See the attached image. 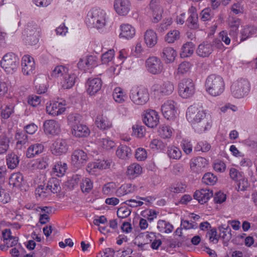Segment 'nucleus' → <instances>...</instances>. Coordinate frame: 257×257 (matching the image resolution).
Returning a JSON list of instances; mask_svg holds the SVG:
<instances>
[{
  "label": "nucleus",
  "mask_w": 257,
  "mask_h": 257,
  "mask_svg": "<svg viewBox=\"0 0 257 257\" xmlns=\"http://www.w3.org/2000/svg\"><path fill=\"white\" fill-rule=\"evenodd\" d=\"M9 139L5 134L0 136V155L5 153L9 148Z\"/></svg>",
  "instance_id": "obj_46"
},
{
  "label": "nucleus",
  "mask_w": 257,
  "mask_h": 257,
  "mask_svg": "<svg viewBox=\"0 0 257 257\" xmlns=\"http://www.w3.org/2000/svg\"><path fill=\"white\" fill-rule=\"evenodd\" d=\"M142 172V167L137 163H133L128 166L126 174L130 179H134L141 174Z\"/></svg>",
  "instance_id": "obj_33"
},
{
  "label": "nucleus",
  "mask_w": 257,
  "mask_h": 257,
  "mask_svg": "<svg viewBox=\"0 0 257 257\" xmlns=\"http://www.w3.org/2000/svg\"><path fill=\"white\" fill-rule=\"evenodd\" d=\"M47 189L50 190L53 193H57L61 190L59 180L56 178H50L46 186Z\"/></svg>",
  "instance_id": "obj_38"
},
{
  "label": "nucleus",
  "mask_w": 257,
  "mask_h": 257,
  "mask_svg": "<svg viewBox=\"0 0 257 257\" xmlns=\"http://www.w3.org/2000/svg\"><path fill=\"white\" fill-rule=\"evenodd\" d=\"M97 142L99 146L107 150L112 149L115 145V143L108 138H99L97 139Z\"/></svg>",
  "instance_id": "obj_42"
},
{
  "label": "nucleus",
  "mask_w": 257,
  "mask_h": 257,
  "mask_svg": "<svg viewBox=\"0 0 257 257\" xmlns=\"http://www.w3.org/2000/svg\"><path fill=\"white\" fill-rule=\"evenodd\" d=\"M12 105H5L1 107V116L3 118L8 119L14 112Z\"/></svg>",
  "instance_id": "obj_53"
},
{
  "label": "nucleus",
  "mask_w": 257,
  "mask_h": 257,
  "mask_svg": "<svg viewBox=\"0 0 257 257\" xmlns=\"http://www.w3.org/2000/svg\"><path fill=\"white\" fill-rule=\"evenodd\" d=\"M190 16L188 18L187 22L190 25L191 28H198V15L196 9L194 7H191L188 10Z\"/></svg>",
  "instance_id": "obj_29"
},
{
  "label": "nucleus",
  "mask_w": 257,
  "mask_h": 257,
  "mask_svg": "<svg viewBox=\"0 0 257 257\" xmlns=\"http://www.w3.org/2000/svg\"><path fill=\"white\" fill-rule=\"evenodd\" d=\"M190 68V64L189 62H183L178 67L177 73L179 75H183L189 71Z\"/></svg>",
  "instance_id": "obj_58"
},
{
  "label": "nucleus",
  "mask_w": 257,
  "mask_h": 257,
  "mask_svg": "<svg viewBox=\"0 0 257 257\" xmlns=\"http://www.w3.org/2000/svg\"><path fill=\"white\" fill-rule=\"evenodd\" d=\"M133 134L138 137L142 138L144 136L145 133V127L144 126L135 124L133 126Z\"/></svg>",
  "instance_id": "obj_55"
},
{
  "label": "nucleus",
  "mask_w": 257,
  "mask_h": 257,
  "mask_svg": "<svg viewBox=\"0 0 257 257\" xmlns=\"http://www.w3.org/2000/svg\"><path fill=\"white\" fill-rule=\"evenodd\" d=\"M82 116L79 114H71L68 116L69 124L71 126L72 130L74 126L79 125L80 123Z\"/></svg>",
  "instance_id": "obj_47"
},
{
  "label": "nucleus",
  "mask_w": 257,
  "mask_h": 257,
  "mask_svg": "<svg viewBox=\"0 0 257 257\" xmlns=\"http://www.w3.org/2000/svg\"><path fill=\"white\" fill-rule=\"evenodd\" d=\"M176 104L173 100H168L162 105V112L166 118L171 119L175 117L177 113Z\"/></svg>",
  "instance_id": "obj_12"
},
{
  "label": "nucleus",
  "mask_w": 257,
  "mask_h": 257,
  "mask_svg": "<svg viewBox=\"0 0 257 257\" xmlns=\"http://www.w3.org/2000/svg\"><path fill=\"white\" fill-rule=\"evenodd\" d=\"M19 163V157L14 153H9L6 156V164L9 169L13 170L16 168Z\"/></svg>",
  "instance_id": "obj_31"
},
{
  "label": "nucleus",
  "mask_w": 257,
  "mask_h": 257,
  "mask_svg": "<svg viewBox=\"0 0 257 257\" xmlns=\"http://www.w3.org/2000/svg\"><path fill=\"white\" fill-rule=\"evenodd\" d=\"M119 37L120 38L129 40L133 38L136 34V29L131 25L128 24H122L120 26Z\"/></svg>",
  "instance_id": "obj_24"
},
{
  "label": "nucleus",
  "mask_w": 257,
  "mask_h": 257,
  "mask_svg": "<svg viewBox=\"0 0 257 257\" xmlns=\"http://www.w3.org/2000/svg\"><path fill=\"white\" fill-rule=\"evenodd\" d=\"M68 72V69L67 68L64 66L60 65L55 68L52 72L51 75L55 77H63Z\"/></svg>",
  "instance_id": "obj_50"
},
{
  "label": "nucleus",
  "mask_w": 257,
  "mask_h": 257,
  "mask_svg": "<svg viewBox=\"0 0 257 257\" xmlns=\"http://www.w3.org/2000/svg\"><path fill=\"white\" fill-rule=\"evenodd\" d=\"M173 226L169 222L163 220H159L158 221L157 228L159 231L169 233L173 229Z\"/></svg>",
  "instance_id": "obj_41"
},
{
  "label": "nucleus",
  "mask_w": 257,
  "mask_h": 257,
  "mask_svg": "<svg viewBox=\"0 0 257 257\" xmlns=\"http://www.w3.org/2000/svg\"><path fill=\"white\" fill-rule=\"evenodd\" d=\"M147 70L153 74L161 73L163 70V64L161 60L156 57H150L146 61Z\"/></svg>",
  "instance_id": "obj_11"
},
{
  "label": "nucleus",
  "mask_w": 257,
  "mask_h": 257,
  "mask_svg": "<svg viewBox=\"0 0 257 257\" xmlns=\"http://www.w3.org/2000/svg\"><path fill=\"white\" fill-rule=\"evenodd\" d=\"M129 97L135 104L143 105L149 100V93L148 89L145 87L135 86L131 89Z\"/></svg>",
  "instance_id": "obj_3"
},
{
  "label": "nucleus",
  "mask_w": 257,
  "mask_h": 257,
  "mask_svg": "<svg viewBox=\"0 0 257 257\" xmlns=\"http://www.w3.org/2000/svg\"><path fill=\"white\" fill-rule=\"evenodd\" d=\"M22 72L24 75H29L35 70V64L33 58L29 55H25L22 60Z\"/></svg>",
  "instance_id": "obj_18"
},
{
  "label": "nucleus",
  "mask_w": 257,
  "mask_h": 257,
  "mask_svg": "<svg viewBox=\"0 0 257 257\" xmlns=\"http://www.w3.org/2000/svg\"><path fill=\"white\" fill-rule=\"evenodd\" d=\"M110 166V162L109 160H98L95 162L88 164L86 171L90 174H95L98 171L106 169Z\"/></svg>",
  "instance_id": "obj_14"
},
{
  "label": "nucleus",
  "mask_w": 257,
  "mask_h": 257,
  "mask_svg": "<svg viewBox=\"0 0 257 257\" xmlns=\"http://www.w3.org/2000/svg\"><path fill=\"white\" fill-rule=\"evenodd\" d=\"M144 40L148 47H153L157 43V34L152 30H148L144 34Z\"/></svg>",
  "instance_id": "obj_28"
},
{
  "label": "nucleus",
  "mask_w": 257,
  "mask_h": 257,
  "mask_svg": "<svg viewBox=\"0 0 257 257\" xmlns=\"http://www.w3.org/2000/svg\"><path fill=\"white\" fill-rule=\"evenodd\" d=\"M44 150V146L41 144H35L31 145L28 149L26 156L28 158H32L36 155L41 153Z\"/></svg>",
  "instance_id": "obj_32"
},
{
  "label": "nucleus",
  "mask_w": 257,
  "mask_h": 257,
  "mask_svg": "<svg viewBox=\"0 0 257 257\" xmlns=\"http://www.w3.org/2000/svg\"><path fill=\"white\" fill-rule=\"evenodd\" d=\"M159 116L157 111L152 109L147 110L143 115V120L144 123L149 127L154 128L159 122Z\"/></svg>",
  "instance_id": "obj_15"
},
{
  "label": "nucleus",
  "mask_w": 257,
  "mask_h": 257,
  "mask_svg": "<svg viewBox=\"0 0 257 257\" xmlns=\"http://www.w3.org/2000/svg\"><path fill=\"white\" fill-rule=\"evenodd\" d=\"M231 92L235 98H240L247 95L250 91V84L245 79H240L233 82Z\"/></svg>",
  "instance_id": "obj_5"
},
{
  "label": "nucleus",
  "mask_w": 257,
  "mask_h": 257,
  "mask_svg": "<svg viewBox=\"0 0 257 257\" xmlns=\"http://www.w3.org/2000/svg\"><path fill=\"white\" fill-rule=\"evenodd\" d=\"M180 38V32L178 30L171 31L166 35L165 41L168 43H172Z\"/></svg>",
  "instance_id": "obj_52"
},
{
  "label": "nucleus",
  "mask_w": 257,
  "mask_h": 257,
  "mask_svg": "<svg viewBox=\"0 0 257 257\" xmlns=\"http://www.w3.org/2000/svg\"><path fill=\"white\" fill-rule=\"evenodd\" d=\"M87 154L82 150H76L71 155V164L76 168H80L88 161Z\"/></svg>",
  "instance_id": "obj_13"
},
{
  "label": "nucleus",
  "mask_w": 257,
  "mask_h": 257,
  "mask_svg": "<svg viewBox=\"0 0 257 257\" xmlns=\"http://www.w3.org/2000/svg\"><path fill=\"white\" fill-rule=\"evenodd\" d=\"M256 31V28L253 26H246L241 32V41L247 39L252 35L254 34Z\"/></svg>",
  "instance_id": "obj_43"
},
{
  "label": "nucleus",
  "mask_w": 257,
  "mask_h": 257,
  "mask_svg": "<svg viewBox=\"0 0 257 257\" xmlns=\"http://www.w3.org/2000/svg\"><path fill=\"white\" fill-rule=\"evenodd\" d=\"M106 14L100 8H93L88 13L86 23L88 26L101 30L106 25Z\"/></svg>",
  "instance_id": "obj_1"
},
{
  "label": "nucleus",
  "mask_w": 257,
  "mask_h": 257,
  "mask_svg": "<svg viewBox=\"0 0 257 257\" xmlns=\"http://www.w3.org/2000/svg\"><path fill=\"white\" fill-rule=\"evenodd\" d=\"M149 146L153 150H158L162 149L164 144L161 140L154 139L150 142Z\"/></svg>",
  "instance_id": "obj_62"
},
{
  "label": "nucleus",
  "mask_w": 257,
  "mask_h": 257,
  "mask_svg": "<svg viewBox=\"0 0 257 257\" xmlns=\"http://www.w3.org/2000/svg\"><path fill=\"white\" fill-rule=\"evenodd\" d=\"M83 192L88 193L93 187V183L89 178H85L82 180L80 185Z\"/></svg>",
  "instance_id": "obj_54"
},
{
  "label": "nucleus",
  "mask_w": 257,
  "mask_h": 257,
  "mask_svg": "<svg viewBox=\"0 0 257 257\" xmlns=\"http://www.w3.org/2000/svg\"><path fill=\"white\" fill-rule=\"evenodd\" d=\"M206 115L205 111L203 110L201 107L196 105L190 106L187 108L186 113L187 119L192 125Z\"/></svg>",
  "instance_id": "obj_8"
},
{
  "label": "nucleus",
  "mask_w": 257,
  "mask_h": 257,
  "mask_svg": "<svg viewBox=\"0 0 257 257\" xmlns=\"http://www.w3.org/2000/svg\"><path fill=\"white\" fill-rule=\"evenodd\" d=\"M218 230L220 232L219 237L224 240L228 241L231 238V230L228 225L222 224L218 227Z\"/></svg>",
  "instance_id": "obj_36"
},
{
  "label": "nucleus",
  "mask_w": 257,
  "mask_h": 257,
  "mask_svg": "<svg viewBox=\"0 0 257 257\" xmlns=\"http://www.w3.org/2000/svg\"><path fill=\"white\" fill-rule=\"evenodd\" d=\"M131 213V210L127 207H121L117 211V215L118 217L124 218L128 217Z\"/></svg>",
  "instance_id": "obj_63"
},
{
  "label": "nucleus",
  "mask_w": 257,
  "mask_h": 257,
  "mask_svg": "<svg viewBox=\"0 0 257 257\" xmlns=\"http://www.w3.org/2000/svg\"><path fill=\"white\" fill-rule=\"evenodd\" d=\"M37 26L28 24L23 32V39L28 45H33L38 42L39 31Z\"/></svg>",
  "instance_id": "obj_7"
},
{
  "label": "nucleus",
  "mask_w": 257,
  "mask_h": 257,
  "mask_svg": "<svg viewBox=\"0 0 257 257\" xmlns=\"http://www.w3.org/2000/svg\"><path fill=\"white\" fill-rule=\"evenodd\" d=\"M177 56L176 51L172 47H166L163 49L162 57L167 63L173 62Z\"/></svg>",
  "instance_id": "obj_30"
},
{
  "label": "nucleus",
  "mask_w": 257,
  "mask_h": 257,
  "mask_svg": "<svg viewBox=\"0 0 257 257\" xmlns=\"http://www.w3.org/2000/svg\"><path fill=\"white\" fill-rule=\"evenodd\" d=\"M160 136L164 139L169 138L172 135V131L170 128L166 125L162 126L159 131Z\"/></svg>",
  "instance_id": "obj_59"
},
{
  "label": "nucleus",
  "mask_w": 257,
  "mask_h": 257,
  "mask_svg": "<svg viewBox=\"0 0 257 257\" xmlns=\"http://www.w3.org/2000/svg\"><path fill=\"white\" fill-rule=\"evenodd\" d=\"M96 124L98 127L102 130H106L111 126L110 122L106 118L102 116L97 117Z\"/></svg>",
  "instance_id": "obj_49"
},
{
  "label": "nucleus",
  "mask_w": 257,
  "mask_h": 257,
  "mask_svg": "<svg viewBox=\"0 0 257 257\" xmlns=\"http://www.w3.org/2000/svg\"><path fill=\"white\" fill-rule=\"evenodd\" d=\"M116 155L120 159H126L131 156L132 151L126 146L120 145L117 149Z\"/></svg>",
  "instance_id": "obj_35"
},
{
  "label": "nucleus",
  "mask_w": 257,
  "mask_h": 257,
  "mask_svg": "<svg viewBox=\"0 0 257 257\" xmlns=\"http://www.w3.org/2000/svg\"><path fill=\"white\" fill-rule=\"evenodd\" d=\"M200 19L203 21L210 20L213 16V13L210 8H206L200 13Z\"/></svg>",
  "instance_id": "obj_56"
},
{
  "label": "nucleus",
  "mask_w": 257,
  "mask_h": 257,
  "mask_svg": "<svg viewBox=\"0 0 257 257\" xmlns=\"http://www.w3.org/2000/svg\"><path fill=\"white\" fill-rule=\"evenodd\" d=\"M113 98L116 102L121 103L125 101L126 94L120 87L115 88L113 92Z\"/></svg>",
  "instance_id": "obj_39"
},
{
  "label": "nucleus",
  "mask_w": 257,
  "mask_h": 257,
  "mask_svg": "<svg viewBox=\"0 0 257 257\" xmlns=\"http://www.w3.org/2000/svg\"><path fill=\"white\" fill-rule=\"evenodd\" d=\"M150 7L152 11V21L157 23L161 20L163 12V9L159 5V0H151Z\"/></svg>",
  "instance_id": "obj_22"
},
{
  "label": "nucleus",
  "mask_w": 257,
  "mask_h": 257,
  "mask_svg": "<svg viewBox=\"0 0 257 257\" xmlns=\"http://www.w3.org/2000/svg\"><path fill=\"white\" fill-rule=\"evenodd\" d=\"M66 101L62 99H58L47 104L46 110L47 113L53 116H58L62 114L66 110Z\"/></svg>",
  "instance_id": "obj_9"
},
{
  "label": "nucleus",
  "mask_w": 257,
  "mask_h": 257,
  "mask_svg": "<svg viewBox=\"0 0 257 257\" xmlns=\"http://www.w3.org/2000/svg\"><path fill=\"white\" fill-rule=\"evenodd\" d=\"M24 181L23 175L20 173H15L11 175L9 179V184L13 187H20Z\"/></svg>",
  "instance_id": "obj_37"
},
{
  "label": "nucleus",
  "mask_w": 257,
  "mask_h": 257,
  "mask_svg": "<svg viewBox=\"0 0 257 257\" xmlns=\"http://www.w3.org/2000/svg\"><path fill=\"white\" fill-rule=\"evenodd\" d=\"M76 76L72 73H67L64 76L61 81L62 88L64 89H70L75 84Z\"/></svg>",
  "instance_id": "obj_27"
},
{
  "label": "nucleus",
  "mask_w": 257,
  "mask_h": 257,
  "mask_svg": "<svg viewBox=\"0 0 257 257\" xmlns=\"http://www.w3.org/2000/svg\"><path fill=\"white\" fill-rule=\"evenodd\" d=\"M240 25V20L237 18H232L229 22V26L231 30L236 33Z\"/></svg>",
  "instance_id": "obj_61"
},
{
  "label": "nucleus",
  "mask_w": 257,
  "mask_h": 257,
  "mask_svg": "<svg viewBox=\"0 0 257 257\" xmlns=\"http://www.w3.org/2000/svg\"><path fill=\"white\" fill-rule=\"evenodd\" d=\"M86 87L88 93L91 95H94L101 89L102 81L99 78H89L87 80Z\"/></svg>",
  "instance_id": "obj_20"
},
{
  "label": "nucleus",
  "mask_w": 257,
  "mask_h": 257,
  "mask_svg": "<svg viewBox=\"0 0 257 257\" xmlns=\"http://www.w3.org/2000/svg\"><path fill=\"white\" fill-rule=\"evenodd\" d=\"M114 51L113 50H109L104 53L101 57V61L103 64H107L112 60L114 57Z\"/></svg>",
  "instance_id": "obj_60"
},
{
  "label": "nucleus",
  "mask_w": 257,
  "mask_h": 257,
  "mask_svg": "<svg viewBox=\"0 0 257 257\" xmlns=\"http://www.w3.org/2000/svg\"><path fill=\"white\" fill-rule=\"evenodd\" d=\"M15 139L17 141V146L21 147L28 142V136L25 131H18L15 135Z\"/></svg>",
  "instance_id": "obj_44"
},
{
  "label": "nucleus",
  "mask_w": 257,
  "mask_h": 257,
  "mask_svg": "<svg viewBox=\"0 0 257 257\" xmlns=\"http://www.w3.org/2000/svg\"><path fill=\"white\" fill-rule=\"evenodd\" d=\"M195 131L199 134L205 132L211 126V120L209 115H206L192 125Z\"/></svg>",
  "instance_id": "obj_17"
},
{
  "label": "nucleus",
  "mask_w": 257,
  "mask_h": 257,
  "mask_svg": "<svg viewBox=\"0 0 257 257\" xmlns=\"http://www.w3.org/2000/svg\"><path fill=\"white\" fill-rule=\"evenodd\" d=\"M67 169V165L66 163L58 162L53 167V172L56 176L62 177L65 174Z\"/></svg>",
  "instance_id": "obj_40"
},
{
  "label": "nucleus",
  "mask_w": 257,
  "mask_h": 257,
  "mask_svg": "<svg viewBox=\"0 0 257 257\" xmlns=\"http://www.w3.org/2000/svg\"><path fill=\"white\" fill-rule=\"evenodd\" d=\"M224 86L223 78L215 74L208 76L205 83L206 91L213 96H217L222 93L224 90Z\"/></svg>",
  "instance_id": "obj_2"
},
{
  "label": "nucleus",
  "mask_w": 257,
  "mask_h": 257,
  "mask_svg": "<svg viewBox=\"0 0 257 257\" xmlns=\"http://www.w3.org/2000/svg\"><path fill=\"white\" fill-rule=\"evenodd\" d=\"M45 132L51 135H57L61 131L60 124L53 119L47 120L44 123Z\"/></svg>",
  "instance_id": "obj_21"
},
{
  "label": "nucleus",
  "mask_w": 257,
  "mask_h": 257,
  "mask_svg": "<svg viewBox=\"0 0 257 257\" xmlns=\"http://www.w3.org/2000/svg\"><path fill=\"white\" fill-rule=\"evenodd\" d=\"M90 133L88 128L85 125L80 124L72 130V134L77 137H85L89 135Z\"/></svg>",
  "instance_id": "obj_34"
},
{
  "label": "nucleus",
  "mask_w": 257,
  "mask_h": 257,
  "mask_svg": "<svg viewBox=\"0 0 257 257\" xmlns=\"http://www.w3.org/2000/svg\"><path fill=\"white\" fill-rule=\"evenodd\" d=\"M19 65V58L13 53L5 54L1 61V66L8 74H13Z\"/></svg>",
  "instance_id": "obj_4"
},
{
  "label": "nucleus",
  "mask_w": 257,
  "mask_h": 257,
  "mask_svg": "<svg viewBox=\"0 0 257 257\" xmlns=\"http://www.w3.org/2000/svg\"><path fill=\"white\" fill-rule=\"evenodd\" d=\"M131 3L130 0H114V9L119 16L127 15L131 10Z\"/></svg>",
  "instance_id": "obj_16"
},
{
  "label": "nucleus",
  "mask_w": 257,
  "mask_h": 257,
  "mask_svg": "<svg viewBox=\"0 0 257 257\" xmlns=\"http://www.w3.org/2000/svg\"><path fill=\"white\" fill-rule=\"evenodd\" d=\"M116 185L113 182L106 184L102 188L103 193L107 195H111L115 190Z\"/></svg>",
  "instance_id": "obj_57"
},
{
  "label": "nucleus",
  "mask_w": 257,
  "mask_h": 257,
  "mask_svg": "<svg viewBox=\"0 0 257 257\" xmlns=\"http://www.w3.org/2000/svg\"><path fill=\"white\" fill-rule=\"evenodd\" d=\"M207 165V160L203 157H198L193 158L190 162V167L191 170L194 172L199 173Z\"/></svg>",
  "instance_id": "obj_23"
},
{
  "label": "nucleus",
  "mask_w": 257,
  "mask_h": 257,
  "mask_svg": "<svg viewBox=\"0 0 257 257\" xmlns=\"http://www.w3.org/2000/svg\"><path fill=\"white\" fill-rule=\"evenodd\" d=\"M212 52V46L207 42H204L200 44L197 49V54L203 58L208 57Z\"/></svg>",
  "instance_id": "obj_26"
},
{
  "label": "nucleus",
  "mask_w": 257,
  "mask_h": 257,
  "mask_svg": "<svg viewBox=\"0 0 257 257\" xmlns=\"http://www.w3.org/2000/svg\"><path fill=\"white\" fill-rule=\"evenodd\" d=\"M179 93L183 98H188L195 93V86L193 81L190 78L183 79L178 84Z\"/></svg>",
  "instance_id": "obj_6"
},
{
  "label": "nucleus",
  "mask_w": 257,
  "mask_h": 257,
  "mask_svg": "<svg viewBox=\"0 0 257 257\" xmlns=\"http://www.w3.org/2000/svg\"><path fill=\"white\" fill-rule=\"evenodd\" d=\"M217 180V178L213 173H207L202 178V182L206 185H213Z\"/></svg>",
  "instance_id": "obj_51"
},
{
  "label": "nucleus",
  "mask_w": 257,
  "mask_h": 257,
  "mask_svg": "<svg viewBox=\"0 0 257 257\" xmlns=\"http://www.w3.org/2000/svg\"><path fill=\"white\" fill-rule=\"evenodd\" d=\"M151 89L154 95L164 96L171 94L174 90V86L172 83L167 81L162 84H154Z\"/></svg>",
  "instance_id": "obj_10"
},
{
  "label": "nucleus",
  "mask_w": 257,
  "mask_h": 257,
  "mask_svg": "<svg viewBox=\"0 0 257 257\" xmlns=\"http://www.w3.org/2000/svg\"><path fill=\"white\" fill-rule=\"evenodd\" d=\"M213 194L212 191L209 189H202L195 191L194 194V198L198 200L199 203L203 204L213 196Z\"/></svg>",
  "instance_id": "obj_25"
},
{
  "label": "nucleus",
  "mask_w": 257,
  "mask_h": 257,
  "mask_svg": "<svg viewBox=\"0 0 257 257\" xmlns=\"http://www.w3.org/2000/svg\"><path fill=\"white\" fill-rule=\"evenodd\" d=\"M51 149L53 154L60 156L67 152L68 145L66 140L57 139L53 143Z\"/></svg>",
  "instance_id": "obj_19"
},
{
  "label": "nucleus",
  "mask_w": 257,
  "mask_h": 257,
  "mask_svg": "<svg viewBox=\"0 0 257 257\" xmlns=\"http://www.w3.org/2000/svg\"><path fill=\"white\" fill-rule=\"evenodd\" d=\"M194 49L192 43H187L183 45L180 53L182 57H187L193 53Z\"/></svg>",
  "instance_id": "obj_48"
},
{
  "label": "nucleus",
  "mask_w": 257,
  "mask_h": 257,
  "mask_svg": "<svg viewBox=\"0 0 257 257\" xmlns=\"http://www.w3.org/2000/svg\"><path fill=\"white\" fill-rule=\"evenodd\" d=\"M186 186L181 183H178L172 185L170 191L175 193H182L185 191Z\"/></svg>",
  "instance_id": "obj_64"
},
{
  "label": "nucleus",
  "mask_w": 257,
  "mask_h": 257,
  "mask_svg": "<svg viewBox=\"0 0 257 257\" xmlns=\"http://www.w3.org/2000/svg\"><path fill=\"white\" fill-rule=\"evenodd\" d=\"M167 154L170 159L178 160L182 156L181 151L180 149L175 146H171L168 148Z\"/></svg>",
  "instance_id": "obj_45"
}]
</instances>
